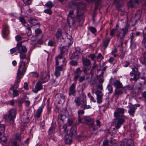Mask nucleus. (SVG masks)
<instances>
[{"instance_id":"obj_45","label":"nucleus","mask_w":146,"mask_h":146,"mask_svg":"<svg viewBox=\"0 0 146 146\" xmlns=\"http://www.w3.org/2000/svg\"><path fill=\"white\" fill-rule=\"evenodd\" d=\"M98 82L103 83L104 82V79L103 78L102 76H99L97 78Z\"/></svg>"},{"instance_id":"obj_23","label":"nucleus","mask_w":146,"mask_h":146,"mask_svg":"<svg viewBox=\"0 0 146 146\" xmlns=\"http://www.w3.org/2000/svg\"><path fill=\"white\" fill-rule=\"evenodd\" d=\"M113 85L115 87V88H122V85L119 81L115 80L113 82Z\"/></svg>"},{"instance_id":"obj_64","label":"nucleus","mask_w":146,"mask_h":146,"mask_svg":"<svg viewBox=\"0 0 146 146\" xmlns=\"http://www.w3.org/2000/svg\"><path fill=\"white\" fill-rule=\"evenodd\" d=\"M117 146H125L123 141L119 142Z\"/></svg>"},{"instance_id":"obj_51","label":"nucleus","mask_w":146,"mask_h":146,"mask_svg":"<svg viewBox=\"0 0 146 146\" xmlns=\"http://www.w3.org/2000/svg\"><path fill=\"white\" fill-rule=\"evenodd\" d=\"M135 37V34L133 33H132L130 35L129 38L130 39V42H132L133 40V39Z\"/></svg>"},{"instance_id":"obj_41","label":"nucleus","mask_w":146,"mask_h":146,"mask_svg":"<svg viewBox=\"0 0 146 146\" xmlns=\"http://www.w3.org/2000/svg\"><path fill=\"white\" fill-rule=\"evenodd\" d=\"M0 139L3 142H5L7 141V138L6 136L3 135H2V134L0 135Z\"/></svg>"},{"instance_id":"obj_6","label":"nucleus","mask_w":146,"mask_h":146,"mask_svg":"<svg viewBox=\"0 0 146 146\" xmlns=\"http://www.w3.org/2000/svg\"><path fill=\"white\" fill-rule=\"evenodd\" d=\"M68 115V111L66 110H63L61 111L58 116V123L62 122L64 123V120Z\"/></svg>"},{"instance_id":"obj_37","label":"nucleus","mask_w":146,"mask_h":146,"mask_svg":"<svg viewBox=\"0 0 146 146\" xmlns=\"http://www.w3.org/2000/svg\"><path fill=\"white\" fill-rule=\"evenodd\" d=\"M56 96L60 100V101H64L65 96L60 93H58L56 95Z\"/></svg>"},{"instance_id":"obj_46","label":"nucleus","mask_w":146,"mask_h":146,"mask_svg":"<svg viewBox=\"0 0 146 146\" xmlns=\"http://www.w3.org/2000/svg\"><path fill=\"white\" fill-rule=\"evenodd\" d=\"M70 64L72 66H76L78 64L77 62L74 60L71 61L69 62Z\"/></svg>"},{"instance_id":"obj_15","label":"nucleus","mask_w":146,"mask_h":146,"mask_svg":"<svg viewBox=\"0 0 146 146\" xmlns=\"http://www.w3.org/2000/svg\"><path fill=\"white\" fill-rule=\"evenodd\" d=\"M132 71L130 72V75L131 76L133 75L137 76H139L140 75V72L138 71L137 68L135 67H134L131 68Z\"/></svg>"},{"instance_id":"obj_2","label":"nucleus","mask_w":146,"mask_h":146,"mask_svg":"<svg viewBox=\"0 0 146 146\" xmlns=\"http://www.w3.org/2000/svg\"><path fill=\"white\" fill-rule=\"evenodd\" d=\"M128 26L127 25L122 29H120L117 31V39L120 42L118 46L121 47L123 44L124 38L128 32Z\"/></svg>"},{"instance_id":"obj_31","label":"nucleus","mask_w":146,"mask_h":146,"mask_svg":"<svg viewBox=\"0 0 146 146\" xmlns=\"http://www.w3.org/2000/svg\"><path fill=\"white\" fill-rule=\"evenodd\" d=\"M141 43L145 48H146V34H143V39Z\"/></svg>"},{"instance_id":"obj_39","label":"nucleus","mask_w":146,"mask_h":146,"mask_svg":"<svg viewBox=\"0 0 146 146\" xmlns=\"http://www.w3.org/2000/svg\"><path fill=\"white\" fill-rule=\"evenodd\" d=\"M11 145L12 146H19V144H17V141L15 139H12L11 140Z\"/></svg>"},{"instance_id":"obj_35","label":"nucleus","mask_w":146,"mask_h":146,"mask_svg":"<svg viewBox=\"0 0 146 146\" xmlns=\"http://www.w3.org/2000/svg\"><path fill=\"white\" fill-rule=\"evenodd\" d=\"M5 130V126L0 122V135L3 134Z\"/></svg>"},{"instance_id":"obj_19","label":"nucleus","mask_w":146,"mask_h":146,"mask_svg":"<svg viewBox=\"0 0 146 146\" xmlns=\"http://www.w3.org/2000/svg\"><path fill=\"white\" fill-rule=\"evenodd\" d=\"M138 4V0H130L128 3V5L129 7H136V5Z\"/></svg>"},{"instance_id":"obj_21","label":"nucleus","mask_w":146,"mask_h":146,"mask_svg":"<svg viewBox=\"0 0 146 146\" xmlns=\"http://www.w3.org/2000/svg\"><path fill=\"white\" fill-rule=\"evenodd\" d=\"M89 2H92V3H95V6L94 7V9L96 10L98 8V6L100 5L101 3V0H87Z\"/></svg>"},{"instance_id":"obj_27","label":"nucleus","mask_w":146,"mask_h":146,"mask_svg":"<svg viewBox=\"0 0 146 146\" xmlns=\"http://www.w3.org/2000/svg\"><path fill=\"white\" fill-rule=\"evenodd\" d=\"M55 36L58 39H60L62 37V30L60 29H58L55 34Z\"/></svg>"},{"instance_id":"obj_4","label":"nucleus","mask_w":146,"mask_h":146,"mask_svg":"<svg viewBox=\"0 0 146 146\" xmlns=\"http://www.w3.org/2000/svg\"><path fill=\"white\" fill-rule=\"evenodd\" d=\"M113 119V123L116 129H118L121 126L123 125L125 121V117H115Z\"/></svg>"},{"instance_id":"obj_60","label":"nucleus","mask_w":146,"mask_h":146,"mask_svg":"<svg viewBox=\"0 0 146 146\" xmlns=\"http://www.w3.org/2000/svg\"><path fill=\"white\" fill-rule=\"evenodd\" d=\"M137 76L134 75V77L133 78H131L129 79L130 81H131L133 80L134 81H137Z\"/></svg>"},{"instance_id":"obj_63","label":"nucleus","mask_w":146,"mask_h":146,"mask_svg":"<svg viewBox=\"0 0 146 146\" xmlns=\"http://www.w3.org/2000/svg\"><path fill=\"white\" fill-rule=\"evenodd\" d=\"M20 21L23 24H25L26 23V22L25 19L23 17H21L19 19Z\"/></svg>"},{"instance_id":"obj_59","label":"nucleus","mask_w":146,"mask_h":146,"mask_svg":"<svg viewBox=\"0 0 146 146\" xmlns=\"http://www.w3.org/2000/svg\"><path fill=\"white\" fill-rule=\"evenodd\" d=\"M31 74H32V76L38 78L39 76V74L36 72H33Z\"/></svg>"},{"instance_id":"obj_18","label":"nucleus","mask_w":146,"mask_h":146,"mask_svg":"<svg viewBox=\"0 0 146 146\" xmlns=\"http://www.w3.org/2000/svg\"><path fill=\"white\" fill-rule=\"evenodd\" d=\"M123 92V89H122V88H115L113 95L114 97L116 96H119V95L122 94Z\"/></svg>"},{"instance_id":"obj_33","label":"nucleus","mask_w":146,"mask_h":146,"mask_svg":"<svg viewBox=\"0 0 146 146\" xmlns=\"http://www.w3.org/2000/svg\"><path fill=\"white\" fill-rule=\"evenodd\" d=\"M107 89L108 91V94H110L112 93L113 92V88L112 86L110 85H108L107 87Z\"/></svg>"},{"instance_id":"obj_17","label":"nucleus","mask_w":146,"mask_h":146,"mask_svg":"<svg viewBox=\"0 0 146 146\" xmlns=\"http://www.w3.org/2000/svg\"><path fill=\"white\" fill-rule=\"evenodd\" d=\"M129 110L128 111L129 113L131 116L133 117L135 111L136 109V106L133 105H130L129 106Z\"/></svg>"},{"instance_id":"obj_50","label":"nucleus","mask_w":146,"mask_h":146,"mask_svg":"<svg viewBox=\"0 0 146 146\" xmlns=\"http://www.w3.org/2000/svg\"><path fill=\"white\" fill-rule=\"evenodd\" d=\"M44 12L45 13H46L49 15H51L52 13L51 9H45L44 10Z\"/></svg>"},{"instance_id":"obj_3","label":"nucleus","mask_w":146,"mask_h":146,"mask_svg":"<svg viewBox=\"0 0 146 146\" xmlns=\"http://www.w3.org/2000/svg\"><path fill=\"white\" fill-rule=\"evenodd\" d=\"M8 112L7 121L11 124L13 125L15 122L14 119L16 115V111L15 109H12L9 110Z\"/></svg>"},{"instance_id":"obj_47","label":"nucleus","mask_w":146,"mask_h":146,"mask_svg":"<svg viewBox=\"0 0 146 146\" xmlns=\"http://www.w3.org/2000/svg\"><path fill=\"white\" fill-rule=\"evenodd\" d=\"M109 143V141L108 140H104L103 142V146H113V145H110L108 144Z\"/></svg>"},{"instance_id":"obj_32","label":"nucleus","mask_w":146,"mask_h":146,"mask_svg":"<svg viewBox=\"0 0 146 146\" xmlns=\"http://www.w3.org/2000/svg\"><path fill=\"white\" fill-rule=\"evenodd\" d=\"M142 11L141 10L138 11L135 16V18L137 20H139L141 17V14Z\"/></svg>"},{"instance_id":"obj_16","label":"nucleus","mask_w":146,"mask_h":146,"mask_svg":"<svg viewBox=\"0 0 146 146\" xmlns=\"http://www.w3.org/2000/svg\"><path fill=\"white\" fill-rule=\"evenodd\" d=\"M123 142L125 146H134V143L130 139H125Z\"/></svg>"},{"instance_id":"obj_62","label":"nucleus","mask_w":146,"mask_h":146,"mask_svg":"<svg viewBox=\"0 0 146 146\" xmlns=\"http://www.w3.org/2000/svg\"><path fill=\"white\" fill-rule=\"evenodd\" d=\"M109 142L110 143L113 145H114L116 143L115 140L113 138L111 139Z\"/></svg>"},{"instance_id":"obj_58","label":"nucleus","mask_w":146,"mask_h":146,"mask_svg":"<svg viewBox=\"0 0 146 146\" xmlns=\"http://www.w3.org/2000/svg\"><path fill=\"white\" fill-rule=\"evenodd\" d=\"M115 30H116L113 29H112L111 30L110 33V34L111 36H113L114 35V34L115 32Z\"/></svg>"},{"instance_id":"obj_10","label":"nucleus","mask_w":146,"mask_h":146,"mask_svg":"<svg viewBox=\"0 0 146 146\" xmlns=\"http://www.w3.org/2000/svg\"><path fill=\"white\" fill-rule=\"evenodd\" d=\"M16 48L19 53H26L27 51V48L25 46H22V43L21 42L18 43L17 44Z\"/></svg>"},{"instance_id":"obj_25","label":"nucleus","mask_w":146,"mask_h":146,"mask_svg":"<svg viewBox=\"0 0 146 146\" xmlns=\"http://www.w3.org/2000/svg\"><path fill=\"white\" fill-rule=\"evenodd\" d=\"M76 126H72L70 131V133L73 136H75L76 135Z\"/></svg>"},{"instance_id":"obj_55","label":"nucleus","mask_w":146,"mask_h":146,"mask_svg":"<svg viewBox=\"0 0 146 146\" xmlns=\"http://www.w3.org/2000/svg\"><path fill=\"white\" fill-rule=\"evenodd\" d=\"M66 50V46H62L60 49L61 54H64Z\"/></svg>"},{"instance_id":"obj_54","label":"nucleus","mask_w":146,"mask_h":146,"mask_svg":"<svg viewBox=\"0 0 146 146\" xmlns=\"http://www.w3.org/2000/svg\"><path fill=\"white\" fill-rule=\"evenodd\" d=\"M24 3L26 5H28L31 4V0H23Z\"/></svg>"},{"instance_id":"obj_20","label":"nucleus","mask_w":146,"mask_h":146,"mask_svg":"<svg viewBox=\"0 0 146 146\" xmlns=\"http://www.w3.org/2000/svg\"><path fill=\"white\" fill-rule=\"evenodd\" d=\"M82 94H81L80 97H75L74 101L76 103V105L77 106H80L81 104V99H82Z\"/></svg>"},{"instance_id":"obj_9","label":"nucleus","mask_w":146,"mask_h":146,"mask_svg":"<svg viewBox=\"0 0 146 146\" xmlns=\"http://www.w3.org/2000/svg\"><path fill=\"white\" fill-rule=\"evenodd\" d=\"M82 100H81V108L84 110L88 109L91 108L90 106L87 105V102L85 95L82 94Z\"/></svg>"},{"instance_id":"obj_57","label":"nucleus","mask_w":146,"mask_h":146,"mask_svg":"<svg viewBox=\"0 0 146 146\" xmlns=\"http://www.w3.org/2000/svg\"><path fill=\"white\" fill-rule=\"evenodd\" d=\"M15 38L17 41H19L21 40L23 38L20 36L19 35H18L15 36Z\"/></svg>"},{"instance_id":"obj_24","label":"nucleus","mask_w":146,"mask_h":146,"mask_svg":"<svg viewBox=\"0 0 146 146\" xmlns=\"http://www.w3.org/2000/svg\"><path fill=\"white\" fill-rule=\"evenodd\" d=\"M65 140L67 144H70L72 141V137L68 135H66L65 137Z\"/></svg>"},{"instance_id":"obj_28","label":"nucleus","mask_w":146,"mask_h":146,"mask_svg":"<svg viewBox=\"0 0 146 146\" xmlns=\"http://www.w3.org/2000/svg\"><path fill=\"white\" fill-rule=\"evenodd\" d=\"M43 108L42 107H40L38 108L35 115V117L37 118H38L40 117Z\"/></svg>"},{"instance_id":"obj_8","label":"nucleus","mask_w":146,"mask_h":146,"mask_svg":"<svg viewBox=\"0 0 146 146\" xmlns=\"http://www.w3.org/2000/svg\"><path fill=\"white\" fill-rule=\"evenodd\" d=\"M78 120L79 122L85 123L90 125H92L94 122V120L92 118L84 117L81 119L80 118V116L78 117Z\"/></svg>"},{"instance_id":"obj_22","label":"nucleus","mask_w":146,"mask_h":146,"mask_svg":"<svg viewBox=\"0 0 146 146\" xmlns=\"http://www.w3.org/2000/svg\"><path fill=\"white\" fill-rule=\"evenodd\" d=\"M82 62L83 65V67L86 68L85 66L87 67L91 65V62L90 60L87 58H84L82 60Z\"/></svg>"},{"instance_id":"obj_48","label":"nucleus","mask_w":146,"mask_h":146,"mask_svg":"<svg viewBox=\"0 0 146 146\" xmlns=\"http://www.w3.org/2000/svg\"><path fill=\"white\" fill-rule=\"evenodd\" d=\"M110 41V39H108L104 41V44L105 48H106V47L108 46Z\"/></svg>"},{"instance_id":"obj_53","label":"nucleus","mask_w":146,"mask_h":146,"mask_svg":"<svg viewBox=\"0 0 146 146\" xmlns=\"http://www.w3.org/2000/svg\"><path fill=\"white\" fill-rule=\"evenodd\" d=\"M143 62L144 64H146V52H145L143 54Z\"/></svg>"},{"instance_id":"obj_52","label":"nucleus","mask_w":146,"mask_h":146,"mask_svg":"<svg viewBox=\"0 0 146 146\" xmlns=\"http://www.w3.org/2000/svg\"><path fill=\"white\" fill-rule=\"evenodd\" d=\"M20 54V57L21 59H23L26 58V56L25 54L22 52L19 53Z\"/></svg>"},{"instance_id":"obj_34","label":"nucleus","mask_w":146,"mask_h":146,"mask_svg":"<svg viewBox=\"0 0 146 146\" xmlns=\"http://www.w3.org/2000/svg\"><path fill=\"white\" fill-rule=\"evenodd\" d=\"M9 33L8 28L5 27L3 29V35L6 36Z\"/></svg>"},{"instance_id":"obj_5","label":"nucleus","mask_w":146,"mask_h":146,"mask_svg":"<svg viewBox=\"0 0 146 146\" xmlns=\"http://www.w3.org/2000/svg\"><path fill=\"white\" fill-rule=\"evenodd\" d=\"M83 70H81L80 67L77 68L74 72V74L75 75L74 77V80H76L79 77L81 76V73L82 71H83L85 74L87 75L88 72V70H89L90 69L87 68H86L84 67H82Z\"/></svg>"},{"instance_id":"obj_36","label":"nucleus","mask_w":146,"mask_h":146,"mask_svg":"<svg viewBox=\"0 0 146 146\" xmlns=\"http://www.w3.org/2000/svg\"><path fill=\"white\" fill-rule=\"evenodd\" d=\"M46 7H48L49 9H51L53 7L54 5L52 3L51 1H48L45 5Z\"/></svg>"},{"instance_id":"obj_49","label":"nucleus","mask_w":146,"mask_h":146,"mask_svg":"<svg viewBox=\"0 0 146 146\" xmlns=\"http://www.w3.org/2000/svg\"><path fill=\"white\" fill-rule=\"evenodd\" d=\"M89 29L93 33H94L96 32V29L92 27H89Z\"/></svg>"},{"instance_id":"obj_40","label":"nucleus","mask_w":146,"mask_h":146,"mask_svg":"<svg viewBox=\"0 0 146 146\" xmlns=\"http://www.w3.org/2000/svg\"><path fill=\"white\" fill-rule=\"evenodd\" d=\"M19 94V92L17 90H13V97L18 96Z\"/></svg>"},{"instance_id":"obj_44","label":"nucleus","mask_w":146,"mask_h":146,"mask_svg":"<svg viewBox=\"0 0 146 146\" xmlns=\"http://www.w3.org/2000/svg\"><path fill=\"white\" fill-rule=\"evenodd\" d=\"M102 83L98 82L96 84V87L98 89L101 90L103 89V87L102 86Z\"/></svg>"},{"instance_id":"obj_12","label":"nucleus","mask_w":146,"mask_h":146,"mask_svg":"<svg viewBox=\"0 0 146 146\" xmlns=\"http://www.w3.org/2000/svg\"><path fill=\"white\" fill-rule=\"evenodd\" d=\"M76 85V83L72 84L70 86L69 88V95L70 96L72 95L75 96L76 95L75 87Z\"/></svg>"},{"instance_id":"obj_43","label":"nucleus","mask_w":146,"mask_h":146,"mask_svg":"<svg viewBox=\"0 0 146 146\" xmlns=\"http://www.w3.org/2000/svg\"><path fill=\"white\" fill-rule=\"evenodd\" d=\"M63 65L56 66L55 70H57L60 72L62 71L63 69Z\"/></svg>"},{"instance_id":"obj_30","label":"nucleus","mask_w":146,"mask_h":146,"mask_svg":"<svg viewBox=\"0 0 146 146\" xmlns=\"http://www.w3.org/2000/svg\"><path fill=\"white\" fill-rule=\"evenodd\" d=\"M74 12L73 11H70L69 13V17L72 19V24L73 25L74 23V17H73Z\"/></svg>"},{"instance_id":"obj_29","label":"nucleus","mask_w":146,"mask_h":146,"mask_svg":"<svg viewBox=\"0 0 146 146\" xmlns=\"http://www.w3.org/2000/svg\"><path fill=\"white\" fill-rule=\"evenodd\" d=\"M29 22L30 24L33 26H35L38 24L37 22V21L35 19H33L32 18H31L30 19Z\"/></svg>"},{"instance_id":"obj_1","label":"nucleus","mask_w":146,"mask_h":146,"mask_svg":"<svg viewBox=\"0 0 146 146\" xmlns=\"http://www.w3.org/2000/svg\"><path fill=\"white\" fill-rule=\"evenodd\" d=\"M73 7H70L74 8V6L77 8V15L75 18L77 21L79 22H83L84 21V16L83 14L84 10L85 9V5L82 3H78L75 4H73Z\"/></svg>"},{"instance_id":"obj_26","label":"nucleus","mask_w":146,"mask_h":146,"mask_svg":"<svg viewBox=\"0 0 146 146\" xmlns=\"http://www.w3.org/2000/svg\"><path fill=\"white\" fill-rule=\"evenodd\" d=\"M66 41L67 44V46L71 45L73 42V39L72 37L70 35H67V38Z\"/></svg>"},{"instance_id":"obj_38","label":"nucleus","mask_w":146,"mask_h":146,"mask_svg":"<svg viewBox=\"0 0 146 146\" xmlns=\"http://www.w3.org/2000/svg\"><path fill=\"white\" fill-rule=\"evenodd\" d=\"M21 135L19 134H16L15 135V137L14 139H15L16 141L18 140L20 142H21Z\"/></svg>"},{"instance_id":"obj_61","label":"nucleus","mask_w":146,"mask_h":146,"mask_svg":"<svg viewBox=\"0 0 146 146\" xmlns=\"http://www.w3.org/2000/svg\"><path fill=\"white\" fill-rule=\"evenodd\" d=\"M54 42L52 40H49L48 43V45L50 46H54Z\"/></svg>"},{"instance_id":"obj_13","label":"nucleus","mask_w":146,"mask_h":146,"mask_svg":"<svg viewBox=\"0 0 146 146\" xmlns=\"http://www.w3.org/2000/svg\"><path fill=\"white\" fill-rule=\"evenodd\" d=\"M42 83L40 81H39L36 83L35 88L33 90V92L37 93L38 92L42 89Z\"/></svg>"},{"instance_id":"obj_11","label":"nucleus","mask_w":146,"mask_h":146,"mask_svg":"<svg viewBox=\"0 0 146 146\" xmlns=\"http://www.w3.org/2000/svg\"><path fill=\"white\" fill-rule=\"evenodd\" d=\"M95 93L97 96V103L99 104H100L102 102L103 93L100 90H97Z\"/></svg>"},{"instance_id":"obj_14","label":"nucleus","mask_w":146,"mask_h":146,"mask_svg":"<svg viewBox=\"0 0 146 146\" xmlns=\"http://www.w3.org/2000/svg\"><path fill=\"white\" fill-rule=\"evenodd\" d=\"M124 113V110L121 108H118L114 112V115L115 117H119L121 115Z\"/></svg>"},{"instance_id":"obj_42","label":"nucleus","mask_w":146,"mask_h":146,"mask_svg":"<svg viewBox=\"0 0 146 146\" xmlns=\"http://www.w3.org/2000/svg\"><path fill=\"white\" fill-rule=\"evenodd\" d=\"M21 75L17 74V79L15 81L14 85H17L20 82V79H21Z\"/></svg>"},{"instance_id":"obj_56","label":"nucleus","mask_w":146,"mask_h":146,"mask_svg":"<svg viewBox=\"0 0 146 146\" xmlns=\"http://www.w3.org/2000/svg\"><path fill=\"white\" fill-rule=\"evenodd\" d=\"M54 75L56 77H58L60 75V71L57 70H55L54 72Z\"/></svg>"},{"instance_id":"obj_7","label":"nucleus","mask_w":146,"mask_h":146,"mask_svg":"<svg viewBox=\"0 0 146 146\" xmlns=\"http://www.w3.org/2000/svg\"><path fill=\"white\" fill-rule=\"evenodd\" d=\"M26 62L25 61H21L20 65L17 73V74L21 75L22 74L25 72L27 69L26 68Z\"/></svg>"}]
</instances>
